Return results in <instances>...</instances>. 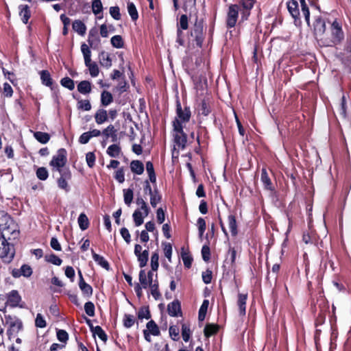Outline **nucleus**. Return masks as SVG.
Listing matches in <instances>:
<instances>
[{
	"label": "nucleus",
	"instance_id": "nucleus-1",
	"mask_svg": "<svg viewBox=\"0 0 351 351\" xmlns=\"http://www.w3.org/2000/svg\"><path fill=\"white\" fill-rule=\"evenodd\" d=\"M1 235L8 236V239H15L19 235V226L13 218L4 211L0 212Z\"/></svg>",
	"mask_w": 351,
	"mask_h": 351
},
{
	"label": "nucleus",
	"instance_id": "nucleus-2",
	"mask_svg": "<svg viewBox=\"0 0 351 351\" xmlns=\"http://www.w3.org/2000/svg\"><path fill=\"white\" fill-rule=\"evenodd\" d=\"M189 42L196 47L202 48L206 36L203 19L196 17L195 23L190 31Z\"/></svg>",
	"mask_w": 351,
	"mask_h": 351
},
{
	"label": "nucleus",
	"instance_id": "nucleus-3",
	"mask_svg": "<svg viewBox=\"0 0 351 351\" xmlns=\"http://www.w3.org/2000/svg\"><path fill=\"white\" fill-rule=\"evenodd\" d=\"M8 240V236L0 234V259L5 264L10 263L16 254L14 245Z\"/></svg>",
	"mask_w": 351,
	"mask_h": 351
},
{
	"label": "nucleus",
	"instance_id": "nucleus-4",
	"mask_svg": "<svg viewBox=\"0 0 351 351\" xmlns=\"http://www.w3.org/2000/svg\"><path fill=\"white\" fill-rule=\"evenodd\" d=\"M331 38L322 41L326 47L337 45L344 39V33L342 29L341 23L335 19L330 26Z\"/></svg>",
	"mask_w": 351,
	"mask_h": 351
},
{
	"label": "nucleus",
	"instance_id": "nucleus-5",
	"mask_svg": "<svg viewBox=\"0 0 351 351\" xmlns=\"http://www.w3.org/2000/svg\"><path fill=\"white\" fill-rule=\"evenodd\" d=\"M191 116L192 113L190 107L184 103L182 107L179 97H177L176 101V117L172 121V124L179 122L182 125H184L190 121Z\"/></svg>",
	"mask_w": 351,
	"mask_h": 351
},
{
	"label": "nucleus",
	"instance_id": "nucleus-6",
	"mask_svg": "<svg viewBox=\"0 0 351 351\" xmlns=\"http://www.w3.org/2000/svg\"><path fill=\"white\" fill-rule=\"evenodd\" d=\"M317 308H319V313L315 320V328H317L325 322L329 306L324 298H319L317 300V304L311 303V310L313 313H316Z\"/></svg>",
	"mask_w": 351,
	"mask_h": 351
},
{
	"label": "nucleus",
	"instance_id": "nucleus-7",
	"mask_svg": "<svg viewBox=\"0 0 351 351\" xmlns=\"http://www.w3.org/2000/svg\"><path fill=\"white\" fill-rule=\"evenodd\" d=\"M173 137L175 146L183 150L186 148L187 144L188 136L184 131V125L179 122L172 124Z\"/></svg>",
	"mask_w": 351,
	"mask_h": 351
},
{
	"label": "nucleus",
	"instance_id": "nucleus-8",
	"mask_svg": "<svg viewBox=\"0 0 351 351\" xmlns=\"http://www.w3.org/2000/svg\"><path fill=\"white\" fill-rule=\"evenodd\" d=\"M81 51L84 56L85 65L89 69L90 75L93 77H97L99 75V69L97 64L91 61V51L89 47L83 43L81 45Z\"/></svg>",
	"mask_w": 351,
	"mask_h": 351
},
{
	"label": "nucleus",
	"instance_id": "nucleus-9",
	"mask_svg": "<svg viewBox=\"0 0 351 351\" xmlns=\"http://www.w3.org/2000/svg\"><path fill=\"white\" fill-rule=\"evenodd\" d=\"M67 162V152L64 148H60L58 150L57 154L52 157L49 162V165L56 171L62 170Z\"/></svg>",
	"mask_w": 351,
	"mask_h": 351
},
{
	"label": "nucleus",
	"instance_id": "nucleus-10",
	"mask_svg": "<svg viewBox=\"0 0 351 351\" xmlns=\"http://www.w3.org/2000/svg\"><path fill=\"white\" fill-rule=\"evenodd\" d=\"M5 320L10 325L9 328L7 330V335L9 339H11L12 336L16 335L23 329V322L20 319L12 317L9 315L5 316Z\"/></svg>",
	"mask_w": 351,
	"mask_h": 351
},
{
	"label": "nucleus",
	"instance_id": "nucleus-11",
	"mask_svg": "<svg viewBox=\"0 0 351 351\" xmlns=\"http://www.w3.org/2000/svg\"><path fill=\"white\" fill-rule=\"evenodd\" d=\"M240 6L237 4H231L228 7L226 25L228 29L235 27L238 18Z\"/></svg>",
	"mask_w": 351,
	"mask_h": 351
},
{
	"label": "nucleus",
	"instance_id": "nucleus-12",
	"mask_svg": "<svg viewBox=\"0 0 351 351\" xmlns=\"http://www.w3.org/2000/svg\"><path fill=\"white\" fill-rule=\"evenodd\" d=\"M60 175V178L57 180L58 186L64 190L66 193L69 192L71 189L68 183L69 180H71L72 173L69 167H66L62 170H59Z\"/></svg>",
	"mask_w": 351,
	"mask_h": 351
},
{
	"label": "nucleus",
	"instance_id": "nucleus-13",
	"mask_svg": "<svg viewBox=\"0 0 351 351\" xmlns=\"http://www.w3.org/2000/svg\"><path fill=\"white\" fill-rule=\"evenodd\" d=\"M39 74L42 84L47 87H49L56 97H58V94L59 93L58 85L57 84H54L49 71L43 70L40 71Z\"/></svg>",
	"mask_w": 351,
	"mask_h": 351
},
{
	"label": "nucleus",
	"instance_id": "nucleus-14",
	"mask_svg": "<svg viewBox=\"0 0 351 351\" xmlns=\"http://www.w3.org/2000/svg\"><path fill=\"white\" fill-rule=\"evenodd\" d=\"M256 0H240V5L241 8V22H244L248 20L251 14V10L254 5Z\"/></svg>",
	"mask_w": 351,
	"mask_h": 351
},
{
	"label": "nucleus",
	"instance_id": "nucleus-15",
	"mask_svg": "<svg viewBox=\"0 0 351 351\" xmlns=\"http://www.w3.org/2000/svg\"><path fill=\"white\" fill-rule=\"evenodd\" d=\"M134 254L137 257V260L139 263V267L143 268L147 265L149 258V250H144L142 252V246L139 244L134 245Z\"/></svg>",
	"mask_w": 351,
	"mask_h": 351
},
{
	"label": "nucleus",
	"instance_id": "nucleus-16",
	"mask_svg": "<svg viewBox=\"0 0 351 351\" xmlns=\"http://www.w3.org/2000/svg\"><path fill=\"white\" fill-rule=\"evenodd\" d=\"M33 270L30 265L23 264L20 269H13L11 271V275L14 278H19L21 276L29 278L32 275Z\"/></svg>",
	"mask_w": 351,
	"mask_h": 351
},
{
	"label": "nucleus",
	"instance_id": "nucleus-17",
	"mask_svg": "<svg viewBox=\"0 0 351 351\" xmlns=\"http://www.w3.org/2000/svg\"><path fill=\"white\" fill-rule=\"evenodd\" d=\"M287 7L289 12L294 19L295 23L296 24L298 22L300 23V14L298 1L296 0H289L287 2Z\"/></svg>",
	"mask_w": 351,
	"mask_h": 351
},
{
	"label": "nucleus",
	"instance_id": "nucleus-18",
	"mask_svg": "<svg viewBox=\"0 0 351 351\" xmlns=\"http://www.w3.org/2000/svg\"><path fill=\"white\" fill-rule=\"evenodd\" d=\"M167 313L171 317H182V311L180 302L176 299L167 305Z\"/></svg>",
	"mask_w": 351,
	"mask_h": 351
},
{
	"label": "nucleus",
	"instance_id": "nucleus-19",
	"mask_svg": "<svg viewBox=\"0 0 351 351\" xmlns=\"http://www.w3.org/2000/svg\"><path fill=\"white\" fill-rule=\"evenodd\" d=\"M88 43L90 47L96 49L100 45V38L96 28L93 27L90 29L88 36Z\"/></svg>",
	"mask_w": 351,
	"mask_h": 351
},
{
	"label": "nucleus",
	"instance_id": "nucleus-20",
	"mask_svg": "<svg viewBox=\"0 0 351 351\" xmlns=\"http://www.w3.org/2000/svg\"><path fill=\"white\" fill-rule=\"evenodd\" d=\"M85 319L86 322L89 326L90 331L93 332L94 335H97V336L101 341H103L104 342H106L108 339V336L105 331L103 330V328L99 326H93L90 319L86 317H85Z\"/></svg>",
	"mask_w": 351,
	"mask_h": 351
},
{
	"label": "nucleus",
	"instance_id": "nucleus-21",
	"mask_svg": "<svg viewBox=\"0 0 351 351\" xmlns=\"http://www.w3.org/2000/svg\"><path fill=\"white\" fill-rule=\"evenodd\" d=\"M261 182L264 186V189L265 190H267L269 191H275L274 185L272 183L271 178H269L267 171L265 168H263L261 169Z\"/></svg>",
	"mask_w": 351,
	"mask_h": 351
},
{
	"label": "nucleus",
	"instance_id": "nucleus-22",
	"mask_svg": "<svg viewBox=\"0 0 351 351\" xmlns=\"http://www.w3.org/2000/svg\"><path fill=\"white\" fill-rule=\"evenodd\" d=\"M21 301V297L17 290H12L7 294V304L11 307H16Z\"/></svg>",
	"mask_w": 351,
	"mask_h": 351
},
{
	"label": "nucleus",
	"instance_id": "nucleus-23",
	"mask_svg": "<svg viewBox=\"0 0 351 351\" xmlns=\"http://www.w3.org/2000/svg\"><path fill=\"white\" fill-rule=\"evenodd\" d=\"M101 134L104 136L105 140H108L110 138L112 142L114 143L117 141V130L115 129L112 124H110L107 128L104 129L101 132Z\"/></svg>",
	"mask_w": 351,
	"mask_h": 351
},
{
	"label": "nucleus",
	"instance_id": "nucleus-24",
	"mask_svg": "<svg viewBox=\"0 0 351 351\" xmlns=\"http://www.w3.org/2000/svg\"><path fill=\"white\" fill-rule=\"evenodd\" d=\"M19 16L24 24H27L31 17V10L28 5L21 4L19 5Z\"/></svg>",
	"mask_w": 351,
	"mask_h": 351
},
{
	"label": "nucleus",
	"instance_id": "nucleus-25",
	"mask_svg": "<svg viewBox=\"0 0 351 351\" xmlns=\"http://www.w3.org/2000/svg\"><path fill=\"white\" fill-rule=\"evenodd\" d=\"M313 27L315 34L323 35L326 31L325 21L321 16L317 17L314 22Z\"/></svg>",
	"mask_w": 351,
	"mask_h": 351
},
{
	"label": "nucleus",
	"instance_id": "nucleus-26",
	"mask_svg": "<svg viewBox=\"0 0 351 351\" xmlns=\"http://www.w3.org/2000/svg\"><path fill=\"white\" fill-rule=\"evenodd\" d=\"M247 300V293H239L237 305L239 306V314L245 315L246 313V302Z\"/></svg>",
	"mask_w": 351,
	"mask_h": 351
},
{
	"label": "nucleus",
	"instance_id": "nucleus-27",
	"mask_svg": "<svg viewBox=\"0 0 351 351\" xmlns=\"http://www.w3.org/2000/svg\"><path fill=\"white\" fill-rule=\"evenodd\" d=\"M92 256L93 260L101 267L105 269L107 271H109L111 269L110 265L107 260L105 259V258L102 256H100L99 254H97L93 250H91Z\"/></svg>",
	"mask_w": 351,
	"mask_h": 351
},
{
	"label": "nucleus",
	"instance_id": "nucleus-28",
	"mask_svg": "<svg viewBox=\"0 0 351 351\" xmlns=\"http://www.w3.org/2000/svg\"><path fill=\"white\" fill-rule=\"evenodd\" d=\"M198 112L203 116H208L211 112V106L208 99H203L198 105Z\"/></svg>",
	"mask_w": 351,
	"mask_h": 351
},
{
	"label": "nucleus",
	"instance_id": "nucleus-29",
	"mask_svg": "<svg viewBox=\"0 0 351 351\" xmlns=\"http://www.w3.org/2000/svg\"><path fill=\"white\" fill-rule=\"evenodd\" d=\"M95 120L98 125L103 124L108 121V116L107 110L104 108H99L95 114Z\"/></svg>",
	"mask_w": 351,
	"mask_h": 351
},
{
	"label": "nucleus",
	"instance_id": "nucleus-30",
	"mask_svg": "<svg viewBox=\"0 0 351 351\" xmlns=\"http://www.w3.org/2000/svg\"><path fill=\"white\" fill-rule=\"evenodd\" d=\"M181 257L186 268L190 269L192 266L193 258L189 250H185L184 247L181 248Z\"/></svg>",
	"mask_w": 351,
	"mask_h": 351
},
{
	"label": "nucleus",
	"instance_id": "nucleus-31",
	"mask_svg": "<svg viewBox=\"0 0 351 351\" xmlns=\"http://www.w3.org/2000/svg\"><path fill=\"white\" fill-rule=\"evenodd\" d=\"M99 60L101 66L109 69L112 66V59L108 53L102 51L99 53Z\"/></svg>",
	"mask_w": 351,
	"mask_h": 351
},
{
	"label": "nucleus",
	"instance_id": "nucleus-32",
	"mask_svg": "<svg viewBox=\"0 0 351 351\" xmlns=\"http://www.w3.org/2000/svg\"><path fill=\"white\" fill-rule=\"evenodd\" d=\"M150 204L153 208H156L157 204L162 200V194L160 193L157 187L153 189V191L149 194Z\"/></svg>",
	"mask_w": 351,
	"mask_h": 351
},
{
	"label": "nucleus",
	"instance_id": "nucleus-33",
	"mask_svg": "<svg viewBox=\"0 0 351 351\" xmlns=\"http://www.w3.org/2000/svg\"><path fill=\"white\" fill-rule=\"evenodd\" d=\"M219 330V326L215 324H207L204 329V336L207 338L216 335Z\"/></svg>",
	"mask_w": 351,
	"mask_h": 351
},
{
	"label": "nucleus",
	"instance_id": "nucleus-34",
	"mask_svg": "<svg viewBox=\"0 0 351 351\" xmlns=\"http://www.w3.org/2000/svg\"><path fill=\"white\" fill-rule=\"evenodd\" d=\"M228 221L232 236L236 237L238 234V226L235 215H229Z\"/></svg>",
	"mask_w": 351,
	"mask_h": 351
},
{
	"label": "nucleus",
	"instance_id": "nucleus-35",
	"mask_svg": "<svg viewBox=\"0 0 351 351\" xmlns=\"http://www.w3.org/2000/svg\"><path fill=\"white\" fill-rule=\"evenodd\" d=\"M131 171L137 175H141L144 172L143 163L138 160H134L130 162Z\"/></svg>",
	"mask_w": 351,
	"mask_h": 351
},
{
	"label": "nucleus",
	"instance_id": "nucleus-36",
	"mask_svg": "<svg viewBox=\"0 0 351 351\" xmlns=\"http://www.w3.org/2000/svg\"><path fill=\"white\" fill-rule=\"evenodd\" d=\"M73 29L79 35L84 36L86 32V25L80 20H75L72 24Z\"/></svg>",
	"mask_w": 351,
	"mask_h": 351
},
{
	"label": "nucleus",
	"instance_id": "nucleus-37",
	"mask_svg": "<svg viewBox=\"0 0 351 351\" xmlns=\"http://www.w3.org/2000/svg\"><path fill=\"white\" fill-rule=\"evenodd\" d=\"M113 101L112 93L108 90H103L101 93V105L106 107Z\"/></svg>",
	"mask_w": 351,
	"mask_h": 351
},
{
	"label": "nucleus",
	"instance_id": "nucleus-38",
	"mask_svg": "<svg viewBox=\"0 0 351 351\" xmlns=\"http://www.w3.org/2000/svg\"><path fill=\"white\" fill-rule=\"evenodd\" d=\"M182 337L185 342H188L191 336V330L189 323H181Z\"/></svg>",
	"mask_w": 351,
	"mask_h": 351
},
{
	"label": "nucleus",
	"instance_id": "nucleus-39",
	"mask_svg": "<svg viewBox=\"0 0 351 351\" xmlns=\"http://www.w3.org/2000/svg\"><path fill=\"white\" fill-rule=\"evenodd\" d=\"M77 90L81 94H88L91 91V83L87 80H83L77 84Z\"/></svg>",
	"mask_w": 351,
	"mask_h": 351
},
{
	"label": "nucleus",
	"instance_id": "nucleus-40",
	"mask_svg": "<svg viewBox=\"0 0 351 351\" xmlns=\"http://www.w3.org/2000/svg\"><path fill=\"white\" fill-rule=\"evenodd\" d=\"M136 204L140 206L138 208L140 210L143 212L145 216H147L150 212V208L146 202L143 199L141 196H138L136 199Z\"/></svg>",
	"mask_w": 351,
	"mask_h": 351
},
{
	"label": "nucleus",
	"instance_id": "nucleus-41",
	"mask_svg": "<svg viewBox=\"0 0 351 351\" xmlns=\"http://www.w3.org/2000/svg\"><path fill=\"white\" fill-rule=\"evenodd\" d=\"M121 152V147L117 144H112L110 145L106 151L108 156L112 158H117L119 156Z\"/></svg>",
	"mask_w": 351,
	"mask_h": 351
},
{
	"label": "nucleus",
	"instance_id": "nucleus-42",
	"mask_svg": "<svg viewBox=\"0 0 351 351\" xmlns=\"http://www.w3.org/2000/svg\"><path fill=\"white\" fill-rule=\"evenodd\" d=\"M143 212L142 213L139 209H136L132 214L133 220L136 226H140L143 223L144 217H145Z\"/></svg>",
	"mask_w": 351,
	"mask_h": 351
},
{
	"label": "nucleus",
	"instance_id": "nucleus-43",
	"mask_svg": "<svg viewBox=\"0 0 351 351\" xmlns=\"http://www.w3.org/2000/svg\"><path fill=\"white\" fill-rule=\"evenodd\" d=\"M79 287L84 297L90 298L93 295V289L92 287L85 281L79 283Z\"/></svg>",
	"mask_w": 351,
	"mask_h": 351
},
{
	"label": "nucleus",
	"instance_id": "nucleus-44",
	"mask_svg": "<svg viewBox=\"0 0 351 351\" xmlns=\"http://www.w3.org/2000/svg\"><path fill=\"white\" fill-rule=\"evenodd\" d=\"M34 137L40 143L46 144L50 140V135L47 132H34Z\"/></svg>",
	"mask_w": 351,
	"mask_h": 351
},
{
	"label": "nucleus",
	"instance_id": "nucleus-45",
	"mask_svg": "<svg viewBox=\"0 0 351 351\" xmlns=\"http://www.w3.org/2000/svg\"><path fill=\"white\" fill-rule=\"evenodd\" d=\"M146 330L150 332L152 335L159 336L160 335L159 327L154 320L149 321L146 324Z\"/></svg>",
	"mask_w": 351,
	"mask_h": 351
},
{
	"label": "nucleus",
	"instance_id": "nucleus-46",
	"mask_svg": "<svg viewBox=\"0 0 351 351\" xmlns=\"http://www.w3.org/2000/svg\"><path fill=\"white\" fill-rule=\"evenodd\" d=\"M77 222L82 230H85L88 229L89 227L90 222L88 218L84 213H81L79 215Z\"/></svg>",
	"mask_w": 351,
	"mask_h": 351
},
{
	"label": "nucleus",
	"instance_id": "nucleus-47",
	"mask_svg": "<svg viewBox=\"0 0 351 351\" xmlns=\"http://www.w3.org/2000/svg\"><path fill=\"white\" fill-rule=\"evenodd\" d=\"M209 305V301L204 300L199 309L198 312V319L199 321H204L205 319L206 313Z\"/></svg>",
	"mask_w": 351,
	"mask_h": 351
},
{
	"label": "nucleus",
	"instance_id": "nucleus-48",
	"mask_svg": "<svg viewBox=\"0 0 351 351\" xmlns=\"http://www.w3.org/2000/svg\"><path fill=\"white\" fill-rule=\"evenodd\" d=\"M123 199L125 204L130 206L133 201L134 198V191L133 189H125L123 190Z\"/></svg>",
	"mask_w": 351,
	"mask_h": 351
},
{
	"label": "nucleus",
	"instance_id": "nucleus-49",
	"mask_svg": "<svg viewBox=\"0 0 351 351\" xmlns=\"http://www.w3.org/2000/svg\"><path fill=\"white\" fill-rule=\"evenodd\" d=\"M137 315L139 319H143L144 318L146 319H150L152 315L149 306H144L141 307L138 311Z\"/></svg>",
	"mask_w": 351,
	"mask_h": 351
},
{
	"label": "nucleus",
	"instance_id": "nucleus-50",
	"mask_svg": "<svg viewBox=\"0 0 351 351\" xmlns=\"http://www.w3.org/2000/svg\"><path fill=\"white\" fill-rule=\"evenodd\" d=\"M136 322V318L133 315L125 314L123 318V325L126 328H130Z\"/></svg>",
	"mask_w": 351,
	"mask_h": 351
},
{
	"label": "nucleus",
	"instance_id": "nucleus-51",
	"mask_svg": "<svg viewBox=\"0 0 351 351\" xmlns=\"http://www.w3.org/2000/svg\"><path fill=\"white\" fill-rule=\"evenodd\" d=\"M149 288L151 289V294L154 298L155 300H159L161 297V294L159 291V285L157 280H154V282L149 285Z\"/></svg>",
	"mask_w": 351,
	"mask_h": 351
},
{
	"label": "nucleus",
	"instance_id": "nucleus-52",
	"mask_svg": "<svg viewBox=\"0 0 351 351\" xmlns=\"http://www.w3.org/2000/svg\"><path fill=\"white\" fill-rule=\"evenodd\" d=\"M128 12L133 21H136L138 19V14L134 3H128Z\"/></svg>",
	"mask_w": 351,
	"mask_h": 351
},
{
	"label": "nucleus",
	"instance_id": "nucleus-53",
	"mask_svg": "<svg viewBox=\"0 0 351 351\" xmlns=\"http://www.w3.org/2000/svg\"><path fill=\"white\" fill-rule=\"evenodd\" d=\"M111 45L117 49L123 48L124 46V41L120 35H116L111 38Z\"/></svg>",
	"mask_w": 351,
	"mask_h": 351
},
{
	"label": "nucleus",
	"instance_id": "nucleus-54",
	"mask_svg": "<svg viewBox=\"0 0 351 351\" xmlns=\"http://www.w3.org/2000/svg\"><path fill=\"white\" fill-rule=\"evenodd\" d=\"M138 279L140 282L139 285L141 286L142 289H147V287H149V281L147 279L145 270L141 269L139 271Z\"/></svg>",
	"mask_w": 351,
	"mask_h": 351
},
{
	"label": "nucleus",
	"instance_id": "nucleus-55",
	"mask_svg": "<svg viewBox=\"0 0 351 351\" xmlns=\"http://www.w3.org/2000/svg\"><path fill=\"white\" fill-rule=\"evenodd\" d=\"M162 246L163 248L165 256L169 260V262H171L172 255V245L168 242H162Z\"/></svg>",
	"mask_w": 351,
	"mask_h": 351
},
{
	"label": "nucleus",
	"instance_id": "nucleus-56",
	"mask_svg": "<svg viewBox=\"0 0 351 351\" xmlns=\"http://www.w3.org/2000/svg\"><path fill=\"white\" fill-rule=\"evenodd\" d=\"M179 328L176 325H171L169 328V336L172 340L177 341L180 339Z\"/></svg>",
	"mask_w": 351,
	"mask_h": 351
},
{
	"label": "nucleus",
	"instance_id": "nucleus-57",
	"mask_svg": "<svg viewBox=\"0 0 351 351\" xmlns=\"http://www.w3.org/2000/svg\"><path fill=\"white\" fill-rule=\"evenodd\" d=\"M36 177L42 181L46 180L49 177V172L44 167H38L36 171Z\"/></svg>",
	"mask_w": 351,
	"mask_h": 351
},
{
	"label": "nucleus",
	"instance_id": "nucleus-58",
	"mask_svg": "<svg viewBox=\"0 0 351 351\" xmlns=\"http://www.w3.org/2000/svg\"><path fill=\"white\" fill-rule=\"evenodd\" d=\"M60 84L70 90H73L75 88L74 81L69 77L62 78L60 80Z\"/></svg>",
	"mask_w": 351,
	"mask_h": 351
},
{
	"label": "nucleus",
	"instance_id": "nucleus-59",
	"mask_svg": "<svg viewBox=\"0 0 351 351\" xmlns=\"http://www.w3.org/2000/svg\"><path fill=\"white\" fill-rule=\"evenodd\" d=\"M103 5L101 0H93L92 3V10L94 14L98 15L103 12Z\"/></svg>",
	"mask_w": 351,
	"mask_h": 351
},
{
	"label": "nucleus",
	"instance_id": "nucleus-60",
	"mask_svg": "<svg viewBox=\"0 0 351 351\" xmlns=\"http://www.w3.org/2000/svg\"><path fill=\"white\" fill-rule=\"evenodd\" d=\"M45 260L46 261L57 266H60L62 263V260L57 255L53 253H51L49 256H46Z\"/></svg>",
	"mask_w": 351,
	"mask_h": 351
},
{
	"label": "nucleus",
	"instance_id": "nucleus-61",
	"mask_svg": "<svg viewBox=\"0 0 351 351\" xmlns=\"http://www.w3.org/2000/svg\"><path fill=\"white\" fill-rule=\"evenodd\" d=\"M159 255L157 251L152 253L151 256V267L152 271H157L159 267Z\"/></svg>",
	"mask_w": 351,
	"mask_h": 351
},
{
	"label": "nucleus",
	"instance_id": "nucleus-62",
	"mask_svg": "<svg viewBox=\"0 0 351 351\" xmlns=\"http://www.w3.org/2000/svg\"><path fill=\"white\" fill-rule=\"evenodd\" d=\"M199 237H202L206 229V221L202 217H199L197 221Z\"/></svg>",
	"mask_w": 351,
	"mask_h": 351
},
{
	"label": "nucleus",
	"instance_id": "nucleus-63",
	"mask_svg": "<svg viewBox=\"0 0 351 351\" xmlns=\"http://www.w3.org/2000/svg\"><path fill=\"white\" fill-rule=\"evenodd\" d=\"M114 179L119 183L122 184L125 182V173L123 167L119 168L114 175Z\"/></svg>",
	"mask_w": 351,
	"mask_h": 351
},
{
	"label": "nucleus",
	"instance_id": "nucleus-64",
	"mask_svg": "<svg viewBox=\"0 0 351 351\" xmlns=\"http://www.w3.org/2000/svg\"><path fill=\"white\" fill-rule=\"evenodd\" d=\"M56 336L58 339L64 343H66V341L69 339V334L64 330L59 329L57 330Z\"/></svg>",
	"mask_w": 351,
	"mask_h": 351
}]
</instances>
